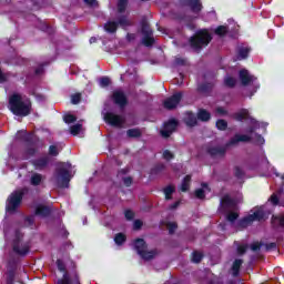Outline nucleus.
<instances>
[{
    "instance_id": "obj_1",
    "label": "nucleus",
    "mask_w": 284,
    "mask_h": 284,
    "mask_svg": "<svg viewBox=\"0 0 284 284\" xmlns=\"http://www.w3.org/2000/svg\"><path fill=\"white\" fill-rule=\"evenodd\" d=\"M9 110L14 114V116H30L32 114V101L19 93H13L9 97Z\"/></svg>"
},
{
    "instance_id": "obj_2",
    "label": "nucleus",
    "mask_w": 284,
    "mask_h": 284,
    "mask_svg": "<svg viewBox=\"0 0 284 284\" xmlns=\"http://www.w3.org/2000/svg\"><path fill=\"white\" fill-rule=\"evenodd\" d=\"M28 192H30V189H28L27 186L18 191H13L7 199L6 212H8L9 214H14V212H17L19 207H21V203H23V196H26Z\"/></svg>"
},
{
    "instance_id": "obj_3",
    "label": "nucleus",
    "mask_w": 284,
    "mask_h": 284,
    "mask_svg": "<svg viewBox=\"0 0 284 284\" xmlns=\"http://www.w3.org/2000/svg\"><path fill=\"white\" fill-rule=\"evenodd\" d=\"M119 26L122 28V30H128V28H132V26H134V22H132L128 16H120L118 21H106L104 24V30L108 32V34H116Z\"/></svg>"
},
{
    "instance_id": "obj_4",
    "label": "nucleus",
    "mask_w": 284,
    "mask_h": 284,
    "mask_svg": "<svg viewBox=\"0 0 284 284\" xmlns=\"http://www.w3.org/2000/svg\"><path fill=\"white\" fill-rule=\"evenodd\" d=\"M190 45L194 50H201L203 45H210L212 41V34L207 31V29H202L196 31V33L190 38Z\"/></svg>"
},
{
    "instance_id": "obj_5",
    "label": "nucleus",
    "mask_w": 284,
    "mask_h": 284,
    "mask_svg": "<svg viewBox=\"0 0 284 284\" xmlns=\"http://www.w3.org/2000/svg\"><path fill=\"white\" fill-rule=\"evenodd\" d=\"M12 251L18 256H28V254H30V244L28 242H23V233L19 230L14 233Z\"/></svg>"
},
{
    "instance_id": "obj_6",
    "label": "nucleus",
    "mask_w": 284,
    "mask_h": 284,
    "mask_svg": "<svg viewBox=\"0 0 284 284\" xmlns=\"http://www.w3.org/2000/svg\"><path fill=\"white\" fill-rule=\"evenodd\" d=\"M246 133L247 134L236 133L229 143H247L253 141V139H256L257 143H265V139H263V136L254 133V126L246 129Z\"/></svg>"
},
{
    "instance_id": "obj_7",
    "label": "nucleus",
    "mask_w": 284,
    "mask_h": 284,
    "mask_svg": "<svg viewBox=\"0 0 284 284\" xmlns=\"http://www.w3.org/2000/svg\"><path fill=\"white\" fill-rule=\"evenodd\" d=\"M55 179L58 187L65 189L70 187V171L65 169V164L62 163L61 166L55 169Z\"/></svg>"
},
{
    "instance_id": "obj_8",
    "label": "nucleus",
    "mask_w": 284,
    "mask_h": 284,
    "mask_svg": "<svg viewBox=\"0 0 284 284\" xmlns=\"http://www.w3.org/2000/svg\"><path fill=\"white\" fill-rule=\"evenodd\" d=\"M176 128H179V121L175 119H171L168 122H164L162 130L160 131L162 139H170L173 132H176Z\"/></svg>"
},
{
    "instance_id": "obj_9",
    "label": "nucleus",
    "mask_w": 284,
    "mask_h": 284,
    "mask_svg": "<svg viewBox=\"0 0 284 284\" xmlns=\"http://www.w3.org/2000/svg\"><path fill=\"white\" fill-rule=\"evenodd\" d=\"M181 101H183V92H176L169 97L166 100H164L163 106L165 108V110H176Z\"/></svg>"
},
{
    "instance_id": "obj_10",
    "label": "nucleus",
    "mask_w": 284,
    "mask_h": 284,
    "mask_svg": "<svg viewBox=\"0 0 284 284\" xmlns=\"http://www.w3.org/2000/svg\"><path fill=\"white\" fill-rule=\"evenodd\" d=\"M104 121L108 125H111V128H123V123H125V119L113 112H106L104 114Z\"/></svg>"
},
{
    "instance_id": "obj_11",
    "label": "nucleus",
    "mask_w": 284,
    "mask_h": 284,
    "mask_svg": "<svg viewBox=\"0 0 284 284\" xmlns=\"http://www.w3.org/2000/svg\"><path fill=\"white\" fill-rule=\"evenodd\" d=\"M263 219H265V212L257 210L253 214H250L240 220V226L246 227V225H250V223H254V221H263Z\"/></svg>"
},
{
    "instance_id": "obj_12",
    "label": "nucleus",
    "mask_w": 284,
    "mask_h": 284,
    "mask_svg": "<svg viewBox=\"0 0 284 284\" xmlns=\"http://www.w3.org/2000/svg\"><path fill=\"white\" fill-rule=\"evenodd\" d=\"M216 87V80L211 82H201L197 84L196 92L202 97H212L214 88Z\"/></svg>"
},
{
    "instance_id": "obj_13",
    "label": "nucleus",
    "mask_w": 284,
    "mask_h": 284,
    "mask_svg": "<svg viewBox=\"0 0 284 284\" xmlns=\"http://www.w3.org/2000/svg\"><path fill=\"white\" fill-rule=\"evenodd\" d=\"M179 4L182 8H190L194 14H199L203 10V2L201 0H180Z\"/></svg>"
},
{
    "instance_id": "obj_14",
    "label": "nucleus",
    "mask_w": 284,
    "mask_h": 284,
    "mask_svg": "<svg viewBox=\"0 0 284 284\" xmlns=\"http://www.w3.org/2000/svg\"><path fill=\"white\" fill-rule=\"evenodd\" d=\"M126 174H130V166L118 170L116 179H120L122 181L124 187H132V183H134V178L126 176Z\"/></svg>"
},
{
    "instance_id": "obj_15",
    "label": "nucleus",
    "mask_w": 284,
    "mask_h": 284,
    "mask_svg": "<svg viewBox=\"0 0 284 284\" xmlns=\"http://www.w3.org/2000/svg\"><path fill=\"white\" fill-rule=\"evenodd\" d=\"M232 119L240 123L243 121H250L251 123L256 124V120L250 115V110L247 109H241L240 111L233 113Z\"/></svg>"
},
{
    "instance_id": "obj_16",
    "label": "nucleus",
    "mask_w": 284,
    "mask_h": 284,
    "mask_svg": "<svg viewBox=\"0 0 284 284\" xmlns=\"http://www.w3.org/2000/svg\"><path fill=\"white\" fill-rule=\"evenodd\" d=\"M233 207H236V201L231 199L230 195H224L221 199L219 211L225 214V212H230Z\"/></svg>"
},
{
    "instance_id": "obj_17",
    "label": "nucleus",
    "mask_w": 284,
    "mask_h": 284,
    "mask_svg": "<svg viewBox=\"0 0 284 284\" xmlns=\"http://www.w3.org/2000/svg\"><path fill=\"white\" fill-rule=\"evenodd\" d=\"M235 145L234 143H226L223 148H209L207 154H210L211 159H216V156H220L223 159L225 156V153L227 152L229 148Z\"/></svg>"
},
{
    "instance_id": "obj_18",
    "label": "nucleus",
    "mask_w": 284,
    "mask_h": 284,
    "mask_svg": "<svg viewBox=\"0 0 284 284\" xmlns=\"http://www.w3.org/2000/svg\"><path fill=\"white\" fill-rule=\"evenodd\" d=\"M17 143H34V133H28L26 130H20L16 133Z\"/></svg>"
},
{
    "instance_id": "obj_19",
    "label": "nucleus",
    "mask_w": 284,
    "mask_h": 284,
    "mask_svg": "<svg viewBox=\"0 0 284 284\" xmlns=\"http://www.w3.org/2000/svg\"><path fill=\"white\" fill-rule=\"evenodd\" d=\"M52 206L45 204H38L34 210L36 216H40L41 219H48L52 216Z\"/></svg>"
},
{
    "instance_id": "obj_20",
    "label": "nucleus",
    "mask_w": 284,
    "mask_h": 284,
    "mask_svg": "<svg viewBox=\"0 0 284 284\" xmlns=\"http://www.w3.org/2000/svg\"><path fill=\"white\" fill-rule=\"evenodd\" d=\"M111 99L119 108H125L128 105V97L123 91H113Z\"/></svg>"
},
{
    "instance_id": "obj_21",
    "label": "nucleus",
    "mask_w": 284,
    "mask_h": 284,
    "mask_svg": "<svg viewBox=\"0 0 284 284\" xmlns=\"http://www.w3.org/2000/svg\"><path fill=\"white\" fill-rule=\"evenodd\" d=\"M50 161H52V159H50V155H44L42 158L36 159L31 161V164L33 165L34 170H45V168H48V165H50Z\"/></svg>"
},
{
    "instance_id": "obj_22",
    "label": "nucleus",
    "mask_w": 284,
    "mask_h": 284,
    "mask_svg": "<svg viewBox=\"0 0 284 284\" xmlns=\"http://www.w3.org/2000/svg\"><path fill=\"white\" fill-rule=\"evenodd\" d=\"M184 123L187 128H196L199 125V118L194 112L189 111L184 118Z\"/></svg>"
},
{
    "instance_id": "obj_23",
    "label": "nucleus",
    "mask_w": 284,
    "mask_h": 284,
    "mask_svg": "<svg viewBox=\"0 0 284 284\" xmlns=\"http://www.w3.org/2000/svg\"><path fill=\"white\" fill-rule=\"evenodd\" d=\"M240 81L242 85H250V83H253L254 81V75H250V71L246 69H242L239 72Z\"/></svg>"
},
{
    "instance_id": "obj_24",
    "label": "nucleus",
    "mask_w": 284,
    "mask_h": 284,
    "mask_svg": "<svg viewBox=\"0 0 284 284\" xmlns=\"http://www.w3.org/2000/svg\"><path fill=\"white\" fill-rule=\"evenodd\" d=\"M17 274V264L9 262L7 270V284H14V276Z\"/></svg>"
},
{
    "instance_id": "obj_25",
    "label": "nucleus",
    "mask_w": 284,
    "mask_h": 284,
    "mask_svg": "<svg viewBox=\"0 0 284 284\" xmlns=\"http://www.w3.org/2000/svg\"><path fill=\"white\" fill-rule=\"evenodd\" d=\"M133 247L138 252L139 256H141L142 252H144V250H148V243L145 242V240L138 237L133 242Z\"/></svg>"
},
{
    "instance_id": "obj_26",
    "label": "nucleus",
    "mask_w": 284,
    "mask_h": 284,
    "mask_svg": "<svg viewBox=\"0 0 284 284\" xmlns=\"http://www.w3.org/2000/svg\"><path fill=\"white\" fill-rule=\"evenodd\" d=\"M241 267H243V260L242 258L234 260L231 266L232 276L234 278L241 276Z\"/></svg>"
},
{
    "instance_id": "obj_27",
    "label": "nucleus",
    "mask_w": 284,
    "mask_h": 284,
    "mask_svg": "<svg viewBox=\"0 0 284 284\" xmlns=\"http://www.w3.org/2000/svg\"><path fill=\"white\" fill-rule=\"evenodd\" d=\"M197 121H202V123H207L212 119V113L207 111L206 109H199L197 113Z\"/></svg>"
},
{
    "instance_id": "obj_28",
    "label": "nucleus",
    "mask_w": 284,
    "mask_h": 284,
    "mask_svg": "<svg viewBox=\"0 0 284 284\" xmlns=\"http://www.w3.org/2000/svg\"><path fill=\"white\" fill-rule=\"evenodd\" d=\"M159 254V251L156 248L148 251V248H144L140 256L143 258V261H152V258H155L156 255Z\"/></svg>"
},
{
    "instance_id": "obj_29",
    "label": "nucleus",
    "mask_w": 284,
    "mask_h": 284,
    "mask_svg": "<svg viewBox=\"0 0 284 284\" xmlns=\"http://www.w3.org/2000/svg\"><path fill=\"white\" fill-rule=\"evenodd\" d=\"M250 52H252V48L250 47H240L237 49V61H243L250 57Z\"/></svg>"
},
{
    "instance_id": "obj_30",
    "label": "nucleus",
    "mask_w": 284,
    "mask_h": 284,
    "mask_svg": "<svg viewBox=\"0 0 284 284\" xmlns=\"http://www.w3.org/2000/svg\"><path fill=\"white\" fill-rule=\"evenodd\" d=\"M164 170H165V164L158 163L151 169L150 174L151 176H156L158 174H161V172H164Z\"/></svg>"
},
{
    "instance_id": "obj_31",
    "label": "nucleus",
    "mask_w": 284,
    "mask_h": 284,
    "mask_svg": "<svg viewBox=\"0 0 284 284\" xmlns=\"http://www.w3.org/2000/svg\"><path fill=\"white\" fill-rule=\"evenodd\" d=\"M190 183H192V175H185L181 183V192H187L190 190Z\"/></svg>"
},
{
    "instance_id": "obj_32",
    "label": "nucleus",
    "mask_w": 284,
    "mask_h": 284,
    "mask_svg": "<svg viewBox=\"0 0 284 284\" xmlns=\"http://www.w3.org/2000/svg\"><path fill=\"white\" fill-rule=\"evenodd\" d=\"M43 181V175L41 173H33L30 179V184L33 186L41 185V182Z\"/></svg>"
},
{
    "instance_id": "obj_33",
    "label": "nucleus",
    "mask_w": 284,
    "mask_h": 284,
    "mask_svg": "<svg viewBox=\"0 0 284 284\" xmlns=\"http://www.w3.org/2000/svg\"><path fill=\"white\" fill-rule=\"evenodd\" d=\"M141 32L143 37L154 34V31H152V28H150V23H148L145 20H142L141 22Z\"/></svg>"
},
{
    "instance_id": "obj_34",
    "label": "nucleus",
    "mask_w": 284,
    "mask_h": 284,
    "mask_svg": "<svg viewBox=\"0 0 284 284\" xmlns=\"http://www.w3.org/2000/svg\"><path fill=\"white\" fill-rule=\"evenodd\" d=\"M152 36L153 34L143 36L142 43L146 48H151V45H154V43H155L154 37H152Z\"/></svg>"
},
{
    "instance_id": "obj_35",
    "label": "nucleus",
    "mask_w": 284,
    "mask_h": 284,
    "mask_svg": "<svg viewBox=\"0 0 284 284\" xmlns=\"http://www.w3.org/2000/svg\"><path fill=\"white\" fill-rule=\"evenodd\" d=\"M141 135V129H129L126 131V136H129V139H140Z\"/></svg>"
},
{
    "instance_id": "obj_36",
    "label": "nucleus",
    "mask_w": 284,
    "mask_h": 284,
    "mask_svg": "<svg viewBox=\"0 0 284 284\" xmlns=\"http://www.w3.org/2000/svg\"><path fill=\"white\" fill-rule=\"evenodd\" d=\"M164 195H165V200L170 201L172 200V194L176 192V187L172 186V185H168L166 187L163 189Z\"/></svg>"
},
{
    "instance_id": "obj_37",
    "label": "nucleus",
    "mask_w": 284,
    "mask_h": 284,
    "mask_svg": "<svg viewBox=\"0 0 284 284\" xmlns=\"http://www.w3.org/2000/svg\"><path fill=\"white\" fill-rule=\"evenodd\" d=\"M224 85L226 87V88H236V78H234V77H231V75H226L225 78H224Z\"/></svg>"
},
{
    "instance_id": "obj_38",
    "label": "nucleus",
    "mask_w": 284,
    "mask_h": 284,
    "mask_svg": "<svg viewBox=\"0 0 284 284\" xmlns=\"http://www.w3.org/2000/svg\"><path fill=\"white\" fill-rule=\"evenodd\" d=\"M227 32H230V30L227 29L226 26H219L214 30V34H216L217 37H225V34H227Z\"/></svg>"
},
{
    "instance_id": "obj_39",
    "label": "nucleus",
    "mask_w": 284,
    "mask_h": 284,
    "mask_svg": "<svg viewBox=\"0 0 284 284\" xmlns=\"http://www.w3.org/2000/svg\"><path fill=\"white\" fill-rule=\"evenodd\" d=\"M73 265V278L71 280V284H81V277L79 276V271H77V264L72 262Z\"/></svg>"
},
{
    "instance_id": "obj_40",
    "label": "nucleus",
    "mask_w": 284,
    "mask_h": 284,
    "mask_svg": "<svg viewBox=\"0 0 284 284\" xmlns=\"http://www.w3.org/2000/svg\"><path fill=\"white\" fill-rule=\"evenodd\" d=\"M215 128H217V130H220L221 132H225V130H227V121L224 119L217 120L215 123Z\"/></svg>"
},
{
    "instance_id": "obj_41",
    "label": "nucleus",
    "mask_w": 284,
    "mask_h": 284,
    "mask_svg": "<svg viewBox=\"0 0 284 284\" xmlns=\"http://www.w3.org/2000/svg\"><path fill=\"white\" fill-rule=\"evenodd\" d=\"M125 241H128V236H125V234H123V233L115 234L114 243H116L118 245H123V243H125Z\"/></svg>"
},
{
    "instance_id": "obj_42",
    "label": "nucleus",
    "mask_w": 284,
    "mask_h": 284,
    "mask_svg": "<svg viewBox=\"0 0 284 284\" xmlns=\"http://www.w3.org/2000/svg\"><path fill=\"white\" fill-rule=\"evenodd\" d=\"M247 250H250L248 244H239L237 248H236L237 256H244V254H246Z\"/></svg>"
},
{
    "instance_id": "obj_43",
    "label": "nucleus",
    "mask_w": 284,
    "mask_h": 284,
    "mask_svg": "<svg viewBox=\"0 0 284 284\" xmlns=\"http://www.w3.org/2000/svg\"><path fill=\"white\" fill-rule=\"evenodd\" d=\"M128 10V0H119L118 1V12L123 14Z\"/></svg>"
},
{
    "instance_id": "obj_44",
    "label": "nucleus",
    "mask_w": 284,
    "mask_h": 284,
    "mask_svg": "<svg viewBox=\"0 0 284 284\" xmlns=\"http://www.w3.org/2000/svg\"><path fill=\"white\" fill-rule=\"evenodd\" d=\"M166 229L169 231V234L172 235L176 230H179V224L176 222H168L166 223Z\"/></svg>"
},
{
    "instance_id": "obj_45",
    "label": "nucleus",
    "mask_w": 284,
    "mask_h": 284,
    "mask_svg": "<svg viewBox=\"0 0 284 284\" xmlns=\"http://www.w3.org/2000/svg\"><path fill=\"white\" fill-rule=\"evenodd\" d=\"M203 261V253L194 251L192 253V263H201Z\"/></svg>"
},
{
    "instance_id": "obj_46",
    "label": "nucleus",
    "mask_w": 284,
    "mask_h": 284,
    "mask_svg": "<svg viewBox=\"0 0 284 284\" xmlns=\"http://www.w3.org/2000/svg\"><path fill=\"white\" fill-rule=\"evenodd\" d=\"M57 284H72V278H70L68 273H64L62 278L58 280Z\"/></svg>"
},
{
    "instance_id": "obj_47",
    "label": "nucleus",
    "mask_w": 284,
    "mask_h": 284,
    "mask_svg": "<svg viewBox=\"0 0 284 284\" xmlns=\"http://www.w3.org/2000/svg\"><path fill=\"white\" fill-rule=\"evenodd\" d=\"M226 220L229 221V223H235L239 220V213L236 212H229L226 215Z\"/></svg>"
},
{
    "instance_id": "obj_48",
    "label": "nucleus",
    "mask_w": 284,
    "mask_h": 284,
    "mask_svg": "<svg viewBox=\"0 0 284 284\" xmlns=\"http://www.w3.org/2000/svg\"><path fill=\"white\" fill-rule=\"evenodd\" d=\"M55 265L59 270V272H63V274L68 273V270L65 268V263H63V260H57Z\"/></svg>"
},
{
    "instance_id": "obj_49",
    "label": "nucleus",
    "mask_w": 284,
    "mask_h": 284,
    "mask_svg": "<svg viewBox=\"0 0 284 284\" xmlns=\"http://www.w3.org/2000/svg\"><path fill=\"white\" fill-rule=\"evenodd\" d=\"M81 124H74L72 126H70V132L73 136H77V134H79V132H81Z\"/></svg>"
},
{
    "instance_id": "obj_50",
    "label": "nucleus",
    "mask_w": 284,
    "mask_h": 284,
    "mask_svg": "<svg viewBox=\"0 0 284 284\" xmlns=\"http://www.w3.org/2000/svg\"><path fill=\"white\" fill-rule=\"evenodd\" d=\"M71 103L73 105H79V103H81V93H74L72 97H71Z\"/></svg>"
},
{
    "instance_id": "obj_51",
    "label": "nucleus",
    "mask_w": 284,
    "mask_h": 284,
    "mask_svg": "<svg viewBox=\"0 0 284 284\" xmlns=\"http://www.w3.org/2000/svg\"><path fill=\"white\" fill-rule=\"evenodd\" d=\"M162 156H163L164 161H172V159H174V153H172V151H170V150H164Z\"/></svg>"
},
{
    "instance_id": "obj_52",
    "label": "nucleus",
    "mask_w": 284,
    "mask_h": 284,
    "mask_svg": "<svg viewBox=\"0 0 284 284\" xmlns=\"http://www.w3.org/2000/svg\"><path fill=\"white\" fill-rule=\"evenodd\" d=\"M63 121H64V123H68V124L75 123L77 118L74 115H72V114H65L63 116Z\"/></svg>"
},
{
    "instance_id": "obj_53",
    "label": "nucleus",
    "mask_w": 284,
    "mask_h": 284,
    "mask_svg": "<svg viewBox=\"0 0 284 284\" xmlns=\"http://www.w3.org/2000/svg\"><path fill=\"white\" fill-rule=\"evenodd\" d=\"M195 199H200V201H203V199H205V190L196 189L195 190Z\"/></svg>"
},
{
    "instance_id": "obj_54",
    "label": "nucleus",
    "mask_w": 284,
    "mask_h": 284,
    "mask_svg": "<svg viewBox=\"0 0 284 284\" xmlns=\"http://www.w3.org/2000/svg\"><path fill=\"white\" fill-rule=\"evenodd\" d=\"M49 156H59V149L57 145L49 146Z\"/></svg>"
},
{
    "instance_id": "obj_55",
    "label": "nucleus",
    "mask_w": 284,
    "mask_h": 284,
    "mask_svg": "<svg viewBox=\"0 0 284 284\" xmlns=\"http://www.w3.org/2000/svg\"><path fill=\"white\" fill-rule=\"evenodd\" d=\"M261 247H263L262 242H254L253 244H251L252 252H258L261 251Z\"/></svg>"
},
{
    "instance_id": "obj_56",
    "label": "nucleus",
    "mask_w": 284,
    "mask_h": 284,
    "mask_svg": "<svg viewBox=\"0 0 284 284\" xmlns=\"http://www.w3.org/2000/svg\"><path fill=\"white\" fill-rule=\"evenodd\" d=\"M215 112H216V114H220V116H227V114H229L227 110L223 106H217L215 109Z\"/></svg>"
},
{
    "instance_id": "obj_57",
    "label": "nucleus",
    "mask_w": 284,
    "mask_h": 284,
    "mask_svg": "<svg viewBox=\"0 0 284 284\" xmlns=\"http://www.w3.org/2000/svg\"><path fill=\"white\" fill-rule=\"evenodd\" d=\"M110 83H111V81H110V78H108V77H102L100 79V85L102 88H108V85H110Z\"/></svg>"
},
{
    "instance_id": "obj_58",
    "label": "nucleus",
    "mask_w": 284,
    "mask_h": 284,
    "mask_svg": "<svg viewBox=\"0 0 284 284\" xmlns=\"http://www.w3.org/2000/svg\"><path fill=\"white\" fill-rule=\"evenodd\" d=\"M24 223H27L28 227H32V225H34V216L33 215L26 216Z\"/></svg>"
},
{
    "instance_id": "obj_59",
    "label": "nucleus",
    "mask_w": 284,
    "mask_h": 284,
    "mask_svg": "<svg viewBox=\"0 0 284 284\" xmlns=\"http://www.w3.org/2000/svg\"><path fill=\"white\" fill-rule=\"evenodd\" d=\"M234 170L236 179H243V176H245V172L241 170V166H235Z\"/></svg>"
},
{
    "instance_id": "obj_60",
    "label": "nucleus",
    "mask_w": 284,
    "mask_h": 284,
    "mask_svg": "<svg viewBox=\"0 0 284 284\" xmlns=\"http://www.w3.org/2000/svg\"><path fill=\"white\" fill-rule=\"evenodd\" d=\"M124 216L126 221H133L134 220V213L132 210H125L124 211Z\"/></svg>"
},
{
    "instance_id": "obj_61",
    "label": "nucleus",
    "mask_w": 284,
    "mask_h": 284,
    "mask_svg": "<svg viewBox=\"0 0 284 284\" xmlns=\"http://www.w3.org/2000/svg\"><path fill=\"white\" fill-rule=\"evenodd\" d=\"M143 227V221L141 220H135L133 223V230L139 231Z\"/></svg>"
},
{
    "instance_id": "obj_62",
    "label": "nucleus",
    "mask_w": 284,
    "mask_h": 284,
    "mask_svg": "<svg viewBox=\"0 0 284 284\" xmlns=\"http://www.w3.org/2000/svg\"><path fill=\"white\" fill-rule=\"evenodd\" d=\"M44 65H48V62H44V63L40 64V65L34 70V74H37V75L43 74V72H44L43 67H44Z\"/></svg>"
},
{
    "instance_id": "obj_63",
    "label": "nucleus",
    "mask_w": 284,
    "mask_h": 284,
    "mask_svg": "<svg viewBox=\"0 0 284 284\" xmlns=\"http://www.w3.org/2000/svg\"><path fill=\"white\" fill-rule=\"evenodd\" d=\"M274 221H278L280 223V227H284V217L281 216H272V223H274Z\"/></svg>"
},
{
    "instance_id": "obj_64",
    "label": "nucleus",
    "mask_w": 284,
    "mask_h": 284,
    "mask_svg": "<svg viewBox=\"0 0 284 284\" xmlns=\"http://www.w3.org/2000/svg\"><path fill=\"white\" fill-rule=\"evenodd\" d=\"M270 201L273 205H278V195L277 194H272L270 197Z\"/></svg>"
}]
</instances>
